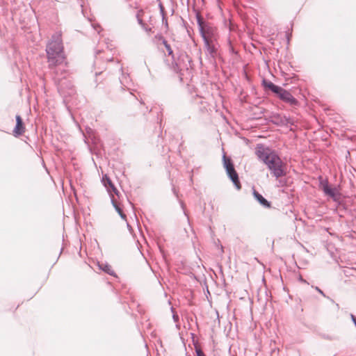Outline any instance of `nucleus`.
<instances>
[{"label":"nucleus","mask_w":356,"mask_h":356,"mask_svg":"<svg viewBox=\"0 0 356 356\" xmlns=\"http://www.w3.org/2000/svg\"><path fill=\"white\" fill-rule=\"evenodd\" d=\"M200 31L207 48V54L211 58H214L217 55L218 47L214 43L213 39L210 34V31L209 30L204 31L203 28H201Z\"/></svg>","instance_id":"7ed1b4c3"},{"label":"nucleus","mask_w":356,"mask_h":356,"mask_svg":"<svg viewBox=\"0 0 356 356\" xmlns=\"http://www.w3.org/2000/svg\"><path fill=\"white\" fill-rule=\"evenodd\" d=\"M264 85L266 88L270 89L271 91H273L274 93H276L277 90L280 88V86L275 85L270 81H264Z\"/></svg>","instance_id":"9d476101"},{"label":"nucleus","mask_w":356,"mask_h":356,"mask_svg":"<svg viewBox=\"0 0 356 356\" xmlns=\"http://www.w3.org/2000/svg\"><path fill=\"white\" fill-rule=\"evenodd\" d=\"M256 154L259 159L268 166L276 178L285 175L284 164L274 151L263 145H258Z\"/></svg>","instance_id":"f257e3e1"},{"label":"nucleus","mask_w":356,"mask_h":356,"mask_svg":"<svg viewBox=\"0 0 356 356\" xmlns=\"http://www.w3.org/2000/svg\"><path fill=\"white\" fill-rule=\"evenodd\" d=\"M223 163L224 167L226 169L229 177L231 179L236 188L239 190L241 188V184L238 179V174L236 172L230 159L227 158L225 155H224Z\"/></svg>","instance_id":"20e7f679"},{"label":"nucleus","mask_w":356,"mask_h":356,"mask_svg":"<svg viewBox=\"0 0 356 356\" xmlns=\"http://www.w3.org/2000/svg\"><path fill=\"white\" fill-rule=\"evenodd\" d=\"M315 289H316L317 291H318L321 295H323V296H325V294H324L323 291H321L318 287H317V286H316V287L315 288Z\"/></svg>","instance_id":"2eb2a0df"},{"label":"nucleus","mask_w":356,"mask_h":356,"mask_svg":"<svg viewBox=\"0 0 356 356\" xmlns=\"http://www.w3.org/2000/svg\"><path fill=\"white\" fill-rule=\"evenodd\" d=\"M323 190L324 193L336 200L339 195L338 190L336 188H331L327 183L323 185Z\"/></svg>","instance_id":"0eeeda50"},{"label":"nucleus","mask_w":356,"mask_h":356,"mask_svg":"<svg viewBox=\"0 0 356 356\" xmlns=\"http://www.w3.org/2000/svg\"><path fill=\"white\" fill-rule=\"evenodd\" d=\"M254 197L259 202V203L266 207H269L270 204L269 202L259 193L257 191H254L253 193Z\"/></svg>","instance_id":"6e6552de"},{"label":"nucleus","mask_w":356,"mask_h":356,"mask_svg":"<svg viewBox=\"0 0 356 356\" xmlns=\"http://www.w3.org/2000/svg\"><path fill=\"white\" fill-rule=\"evenodd\" d=\"M102 270L106 272L109 275H113V270L111 269V267L108 265H105L104 267H101Z\"/></svg>","instance_id":"f8f14e48"},{"label":"nucleus","mask_w":356,"mask_h":356,"mask_svg":"<svg viewBox=\"0 0 356 356\" xmlns=\"http://www.w3.org/2000/svg\"><path fill=\"white\" fill-rule=\"evenodd\" d=\"M94 29L97 30L98 33H99V31L96 28V26H94Z\"/></svg>","instance_id":"a211bd4d"},{"label":"nucleus","mask_w":356,"mask_h":356,"mask_svg":"<svg viewBox=\"0 0 356 356\" xmlns=\"http://www.w3.org/2000/svg\"><path fill=\"white\" fill-rule=\"evenodd\" d=\"M351 318L356 326V317L354 315L351 314Z\"/></svg>","instance_id":"dca6fc26"},{"label":"nucleus","mask_w":356,"mask_h":356,"mask_svg":"<svg viewBox=\"0 0 356 356\" xmlns=\"http://www.w3.org/2000/svg\"><path fill=\"white\" fill-rule=\"evenodd\" d=\"M25 127L23 124L22 119L19 115H16V126L13 130L15 136H21L24 133Z\"/></svg>","instance_id":"423d86ee"},{"label":"nucleus","mask_w":356,"mask_h":356,"mask_svg":"<svg viewBox=\"0 0 356 356\" xmlns=\"http://www.w3.org/2000/svg\"><path fill=\"white\" fill-rule=\"evenodd\" d=\"M103 181L104 182V185L106 187H109L112 189V191L116 194H118V191L116 189V188L114 186L113 184L112 183L111 180L106 176L103 177Z\"/></svg>","instance_id":"1a4fd4ad"},{"label":"nucleus","mask_w":356,"mask_h":356,"mask_svg":"<svg viewBox=\"0 0 356 356\" xmlns=\"http://www.w3.org/2000/svg\"><path fill=\"white\" fill-rule=\"evenodd\" d=\"M163 42L166 48V50L168 51V55H172V50L170 46L168 44V42L165 40H163Z\"/></svg>","instance_id":"ddd939ff"},{"label":"nucleus","mask_w":356,"mask_h":356,"mask_svg":"<svg viewBox=\"0 0 356 356\" xmlns=\"http://www.w3.org/2000/svg\"><path fill=\"white\" fill-rule=\"evenodd\" d=\"M63 49L61 35L60 33H56L52 36V39L46 49L48 63L50 66H56L63 62L65 56Z\"/></svg>","instance_id":"f03ea898"},{"label":"nucleus","mask_w":356,"mask_h":356,"mask_svg":"<svg viewBox=\"0 0 356 356\" xmlns=\"http://www.w3.org/2000/svg\"><path fill=\"white\" fill-rule=\"evenodd\" d=\"M111 201H112V204H113V207H115L116 211L119 213L120 217L122 219L126 220V215L123 213L122 209L116 203V202L115 201V200H114V198L113 197H112Z\"/></svg>","instance_id":"9b49d317"},{"label":"nucleus","mask_w":356,"mask_h":356,"mask_svg":"<svg viewBox=\"0 0 356 356\" xmlns=\"http://www.w3.org/2000/svg\"><path fill=\"white\" fill-rule=\"evenodd\" d=\"M275 94H277L282 100L291 105L297 103L296 99L291 95V94L281 87Z\"/></svg>","instance_id":"39448f33"},{"label":"nucleus","mask_w":356,"mask_h":356,"mask_svg":"<svg viewBox=\"0 0 356 356\" xmlns=\"http://www.w3.org/2000/svg\"><path fill=\"white\" fill-rule=\"evenodd\" d=\"M173 318L175 321H177L178 320V316L175 314L173 315Z\"/></svg>","instance_id":"f3484780"},{"label":"nucleus","mask_w":356,"mask_h":356,"mask_svg":"<svg viewBox=\"0 0 356 356\" xmlns=\"http://www.w3.org/2000/svg\"><path fill=\"white\" fill-rule=\"evenodd\" d=\"M197 356H204V353L198 348L195 349Z\"/></svg>","instance_id":"4468645a"},{"label":"nucleus","mask_w":356,"mask_h":356,"mask_svg":"<svg viewBox=\"0 0 356 356\" xmlns=\"http://www.w3.org/2000/svg\"><path fill=\"white\" fill-rule=\"evenodd\" d=\"M138 22H139L140 24L142 23V20L141 19H138Z\"/></svg>","instance_id":"6ab92c4d"}]
</instances>
